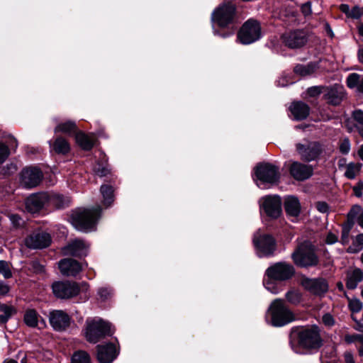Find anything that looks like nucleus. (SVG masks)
Listing matches in <instances>:
<instances>
[{"instance_id":"obj_58","label":"nucleus","mask_w":363,"mask_h":363,"mask_svg":"<svg viewBox=\"0 0 363 363\" xmlns=\"http://www.w3.org/2000/svg\"><path fill=\"white\" fill-rule=\"evenodd\" d=\"M9 291V286L4 283H0V295L4 296Z\"/></svg>"},{"instance_id":"obj_5","label":"nucleus","mask_w":363,"mask_h":363,"mask_svg":"<svg viewBox=\"0 0 363 363\" xmlns=\"http://www.w3.org/2000/svg\"><path fill=\"white\" fill-rule=\"evenodd\" d=\"M254 181L260 189H267L268 184L278 183L280 179L279 168L270 163H261L255 168Z\"/></svg>"},{"instance_id":"obj_13","label":"nucleus","mask_w":363,"mask_h":363,"mask_svg":"<svg viewBox=\"0 0 363 363\" xmlns=\"http://www.w3.org/2000/svg\"><path fill=\"white\" fill-rule=\"evenodd\" d=\"M54 295L61 299L77 296L80 292L79 285L74 281H55L52 284Z\"/></svg>"},{"instance_id":"obj_28","label":"nucleus","mask_w":363,"mask_h":363,"mask_svg":"<svg viewBox=\"0 0 363 363\" xmlns=\"http://www.w3.org/2000/svg\"><path fill=\"white\" fill-rule=\"evenodd\" d=\"M363 279V272L359 269H355L347 274L346 286L349 289H355Z\"/></svg>"},{"instance_id":"obj_15","label":"nucleus","mask_w":363,"mask_h":363,"mask_svg":"<svg viewBox=\"0 0 363 363\" xmlns=\"http://www.w3.org/2000/svg\"><path fill=\"white\" fill-rule=\"evenodd\" d=\"M296 150L301 157L308 162L315 160L321 152L320 145L318 143L307 140L302 143H298Z\"/></svg>"},{"instance_id":"obj_30","label":"nucleus","mask_w":363,"mask_h":363,"mask_svg":"<svg viewBox=\"0 0 363 363\" xmlns=\"http://www.w3.org/2000/svg\"><path fill=\"white\" fill-rule=\"evenodd\" d=\"M55 133H62L67 135H72L77 133V125L74 121H67L58 123L54 129Z\"/></svg>"},{"instance_id":"obj_42","label":"nucleus","mask_w":363,"mask_h":363,"mask_svg":"<svg viewBox=\"0 0 363 363\" xmlns=\"http://www.w3.org/2000/svg\"><path fill=\"white\" fill-rule=\"evenodd\" d=\"M72 363H90V359L86 352L79 351L73 354Z\"/></svg>"},{"instance_id":"obj_55","label":"nucleus","mask_w":363,"mask_h":363,"mask_svg":"<svg viewBox=\"0 0 363 363\" xmlns=\"http://www.w3.org/2000/svg\"><path fill=\"white\" fill-rule=\"evenodd\" d=\"M350 150V143L345 138L342 141V154H347Z\"/></svg>"},{"instance_id":"obj_35","label":"nucleus","mask_w":363,"mask_h":363,"mask_svg":"<svg viewBox=\"0 0 363 363\" xmlns=\"http://www.w3.org/2000/svg\"><path fill=\"white\" fill-rule=\"evenodd\" d=\"M363 249V233L352 238V244L347 247V252L351 254L358 253Z\"/></svg>"},{"instance_id":"obj_37","label":"nucleus","mask_w":363,"mask_h":363,"mask_svg":"<svg viewBox=\"0 0 363 363\" xmlns=\"http://www.w3.org/2000/svg\"><path fill=\"white\" fill-rule=\"evenodd\" d=\"M13 312V307L0 303V324L6 323Z\"/></svg>"},{"instance_id":"obj_12","label":"nucleus","mask_w":363,"mask_h":363,"mask_svg":"<svg viewBox=\"0 0 363 363\" xmlns=\"http://www.w3.org/2000/svg\"><path fill=\"white\" fill-rule=\"evenodd\" d=\"M43 173L37 167H26L19 174V182L25 189H33L38 186L42 182Z\"/></svg>"},{"instance_id":"obj_64","label":"nucleus","mask_w":363,"mask_h":363,"mask_svg":"<svg viewBox=\"0 0 363 363\" xmlns=\"http://www.w3.org/2000/svg\"><path fill=\"white\" fill-rule=\"evenodd\" d=\"M359 33L360 35L363 36V23L360 24L358 27Z\"/></svg>"},{"instance_id":"obj_36","label":"nucleus","mask_w":363,"mask_h":363,"mask_svg":"<svg viewBox=\"0 0 363 363\" xmlns=\"http://www.w3.org/2000/svg\"><path fill=\"white\" fill-rule=\"evenodd\" d=\"M286 301L294 306L298 305L303 299L302 294L296 289H291L286 293Z\"/></svg>"},{"instance_id":"obj_47","label":"nucleus","mask_w":363,"mask_h":363,"mask_svg":"<svg viewBox=\"0 0 363 363\" xmlns=\"http://www.w3.org/2000/svg\"><path fill=\"white\" fill-rule=\"evenodd\" d=\"M9 218L10 221L11 222V224L13 225V226L14 228H19L23 223V220L22 219V218L17 214H14V213L9 214Z\"/></svg>"},{"instance_id":"obj_2","label":"nucleus","mask_w":363,"mask_h":363,"mask_svg":"<svg viewBox=\"0 0 363 363\" xmlns=\"http://www.w3.org/2000/svg\"><path fill=\"white\" fill-rule=\"evenodd\" d=\"M322 342L320 330L315 325L293 330L290 335L291 348L296 353H301L298 347L306 349H318L322 345Z\"/></svg>"},{"instance_id":"obj_53","label":"nucleus","mask_w":363,"mask_h":363,"mask_svg":"<svg viewBox=\"0 0 363 363\" xmlns=\"http://www.w3.org/2000/svg\"><path fill=\"white\" fill-rule=\"evenodd\" d=\"M315 207L320 213H325L328 211V205L325 202L318 201L315 203Z\"/></svg>"},{"instance_id":"obj_20","label":"nucleus","mask_w":363,"mask_h":363,"mask_svg":"<svg viewBox=\"0 0 363 363\" xmlns=\"http://www.w3.org/2000/svg\"><path fill=\"white\" fill-rule=\"evenodd\" d=\"M61 274L66 277H76L82 270V264L72 258L61 259L58 263Z\"/></svg>"},{"instance_id":"obj_59","label":"nucleus","mask_w":363,"mask_h":363,"mask_svg":"<svg viewBox=\"0 0 363 363\" xmlns=\"http://www.w3.org/2000/svg\"><path fill=\"white\" fill-rule=\"evenodd\" d=\"M9 144L10 148L13 150H16V149L18 147V143H17L16 140L13 137L10 138Z\"/></svg>"},{"instance_id":"obj_17","label":"nucleus","mask_w":363,"mask_h":363,"mask_svg":"<svg viewBox=\"0 0 363 363\" xmlns=\"http://www.w3.org/2000/svg\"><path fill=\"white\" fill-rule=\"evenodd\" d=\"M51 242L50 234L35 231L28 235L24 240L26 246L30 249H41L48 247Z\"/></svg>"},{"instance_id":"obj_23","label":"nucleus","mask_w":363,"mask_h":363,"mask_svg":"<svg viewBox=\"0 0 363 363\" xmlns=\"http://www.w3.org/2000/svg\"><path fill=\"white\" fill-rule=\"evenodd\" d=\"M284 207L286 216L290 218L292 221H295L301 213V203L296 196H286L284 201Z\"/></svg>"},{"instance_id":"obj_54","label":"nucleus","mask_w":363,"mask_h":363,"mask_svg":"<svg viewBox=\"0 0 363 363\" xmlns=\"http://www.w3.org/2000/svg\"><path fill=\"white\" fill-rule=\"evenodd\" d=\"M363 190V182H359L356 186L353 187V191L357 197H361L362 196Z\"/></svg>"},{"instance_id":"obj_50","label":"nucleus","mask_w":363,"mask_h":363,"mask_svg":"<svg viewBox=\"0 0 363 363\" xmlns=\"http://www.w3.org/2000/svg\"><path fill=\"white\" fill-rule=\"evenodd\" d=\"M323 87L319 86H311L308 89L307 93L310 96L315 97L321 94Z\"/></svg>"},{"instance_id":"obj_61","label":"nucleus","mask_w":363,"mask_h":363,"mask_svg":"<svg viewBox=\"0 0 363 363\" xmlns=\"http://www.w3.org/2000/svg\"><path fill=\"white\" fill-rule=\"evenodd\" d=\"M357 223L363 229V211L362 212L360 216L359 217Z\"/></svg>"},{"instance_id":"obj_57","label":"nucleus","mask_w":363,"mask_h":363,"mask_svg":"<svg viewBox=\"0 0 363 363\" xmlns=\"http://www.w3.org/2000/svg\"><path fill=\"white\" fill-rule=\"evenodd\" d=\"M344 357L345 363H355L353 354L350 352H346Z\"/></svg>"},{"instance_id":"obj_25","label":"nucleus","mask_w":363,"mask_h":363,"mask_svg":"<svg viewBox=\"0 0 363 363\" xmlns=\"http://www.w3.org/2000/svg\"><path fill=\"white\" fill-rule=\"evenodd\" d=\"M290 111L296 121H301L309 115V106L302 101H295L290 106Z\"/></svg>"},{"instance_id":"obj_7","label":"nucleus","mask_w":363,"mask_h":363,"mask_svg":"<svg viewBox=\"0 0 363 363\" xmlns=\"http://www.w3.org/2000/svg\"><path fill=\"white\" fill-rule=\"evenodd\" d=\"M113 332L111 324L101 318L89 319L86 322V337L90 342L95 343L105 335H111Z\"/></svg>"},{"instance_id":"obj_49","label":"nucleus","mask_w":363,"mask_h":363,"mask_svg":"<svg viewBox=\"0 0 363 363\" xmlns=\"http://www.w3.org/2000/svg\"><path fill=\"white\" fill-rule=\"evenodd\" d=\"M352 117L359 125H363V111L361 109L354 111L352 112Z\"/></svg>"},{"instance_id":"obj_21","label":"nucleus","mask_w":363,"mask_h":363,"mask_svg":"<svg viewBox=\"0 0 363 363\" xmlns=\"http://www.w3.org/2000/svg\"><path fill=\"white\" fill-rule=\"evenodd\" d=\"M291 177L298 181H303L308 179L313 174L311 166L298 162H292L289 167Z\"/></svg>"},{"instance_id":"obj_41","label":"nucleus","mask_w":363,"mask_h":363,"mask_svg":"<svg viewBox=\"0 0 363 363\" xmlns=\"http://www.w3.org/2000/svg\"><path fill=\"white\" fill-rule=\"evenodd\" d=\"M26 324L30 327H35L38 324V315L35 311H28L24 315Z\"/></svg>"},{"instance_id":"obj_48","label":"nucleus","mask_w":363,"mask_h":363,"mask_svg":"<svg viewBox=\"0 0 363 363\" xmlns=\"http://www.w3.org/2000/svg\"><path fill=\"white\" fill-rule=\"evenodd\" d=\"M362 335L354 334V335H346L345 337V340L347 343L351 344L356 341H359L362 342Z\"/></svg>"},{"instance_id":"obj_3","label":"nucleus","mask_w":363,"mask_h":363,"mask_svg":"<svg viewBox=\"0 0 363 363\" xmlns=\"http://www.w3.org/2000/svg\"><path fill=\"white\" fill-rule=\"evenodd\" d=\"M266 320L274 327H281L294 321L295 315L283 299L277 298L270 304Z\"/></svg>"},{"instance_id":"obj_44","label":"nucleus","mask_w":363,"mask_h":363,"mask_svg":"<svg viewBox=\"0 0 363 363\" xmlns=\"http://www.w3.org/2000/svg\"><path fill=\"white\" fill-rule=\"evenodd\" d=\"M98 296L101 301H105L112 296V290L107 287H101L98 290Z\"/></svg>"},{"instance_id":"obj_10","label":"nucleus","mask_w":363,"mask_h":363,"mask_svg":"<svg viewBox=\"0 0 363 363\" xmlns=\"http://www.w3.org/2000/svg\"><path fill=\"white\" fill-rule=\"evenodd\" d=\"M261 35V26L259 22L249 19L241 27L238 38L242 44L248 45L258 40Z\"/></svg>"},{"instance_id":"obj_34","label":"nucleus","mask_w":363,"mask_h":363,"mask_svg":"<svg viewBox=\"0 0 363 363\" xmlns=\"http://www.w3.org/2000/svg\"><path fill=\"white\" fill-rule=\"evenodd\" d=\"M325 98L328 103L333 105H338L340 103V86L337 84L328 89L325 94Z\"/></svg>"},{"instance_id":"obj_60","label":"nucleus","mask_w":363,"mask_h":363,"mask_svg":"<svg viewBox=\"0 0 363 363\" xmlns=\"http://www.w3.org/2000/svg\"><path fill=\"white\" fill-rule=\"evenodd\" d=\"M302 11L305 15H308L311 13V4L306 3L302 6Z\"/></svg>"},{"instance_id":"obj_33","label":"nucleus","mask_w":363,"mask_h":363,"mask_svg":"<svg viewBox=\"0 0 363 363\" xmlns=\"http://www.w3.org/2000/svg\"><path fill=\"white\" fill-rule=\"evenodd\" d=\"M103 197V204L108 207L113 202V190L111 186L104 184L100 189Z\"/></svg>"},{"instance_id":"obj_19","label":"nucleus","mask_w":363,"mask_h":363,"mask_svg":"<svg viewBox=\"0 0 363 363\" xmlns=\"http://www.w3.org/2000/svg\"><path fill=\"white\" fill-rule=\"evenodd\" d=\"M301 284L305 289L315 295L321 296L328 289V284L323 279H310L303 277Z\"/></svg>"},{"instance_id":"obj_56","label":"nucleus","mask_w":363,"mask_h":363,"mask_svg":"<svg viewBox=\"0 0 363 363\" xmlns=\"http://www.w3.org/2000/svg\"><path fill=\"white\" fill-rule=\"evenodd\" d=\"M99 166H100V164H99ZM95 171L100 177H104L109 172V169L107 167H102L101 168L100 167H96Z\"/></svg>"},{"instance_id":"obj_43","label":"nucleus","mask_w":363,"mask_h":363,"mask_svg":"<svg viewBox=\"0 0 363 363\" xmlns=\"http://www.w3.org/2000/svg\"><path fill=\"white\" fill-rule=\"evenodd\" d=\"M348 306L352 313H357L362 308V303L358 298L349 299Z\"/></svg>"},{"instance_id":"obj_39","label":"nucleus","mask_w":363,"mask_h":363,"mask_svg":"<svg viewBox=\"0 0 363 363\" xmlns=\"http://www.w3.org/2000/svg\"><path fill=\"white\" fill-rule=\"evenodd\" d=\"M315 69V65L312 63L307 65H298L295 67L294 72L301 76L306 77L313 74Z\"/></svg>"},{"instance_id":"obj_46","label":"nucleus","mask_w":363,"mask_h":363,"mask_svg":"<svg viewBox=\"0 0 363 363\" xmlns=\"http://www.w3.org/2000/svg\"><path fill=\"white\" fill-rule=\"evenodd\" d=\"M0 273H1L5 279H9L12 276L9 263L6 261H0Z\"/></svg>"},{"instance_id":"obj_4","label":"nucleus","mask_w":363,"mask_h":363,"mask_svg":"<svg viewBox=\"0 0 363 363\" xmlns=\"http://www.w3.org/2000/svg\"><path fill=\"white\" fill-rule=\"evenodd\" d=\"M101 207L79 209L72 215V224L80 231L90 232L96 229V225L101 217Z\"/></svg>"},{"instance_id":"obj_32","label":"nucleus","mask_w":363,"mask_h":363,"mask_svg":"<svg viewBox=\"0 0 363 363\" xmlns=\"http://www.w3.org/2000/svg\"><path fill=\"white\" fill-rule=\"evenodd\" d=\"M52 150L58 154H67L69 150L70 146L67 140L62 137H57L52 146Z\"/></svg>"},{"instance_id":"obj_45","label":"nucleus","mask_w":363,"mask_h":363,"mask_svg":"<svg viewBox=\"0 0 363 363\" xmlns=\"http://www.w3.org/2000/svg\"><path fill=\"white\" fill-rule=\"evenodd\" d=\"M10 149L9 146L0 143V164H3L10 155Z\"/></svg>"},{"instance_id":"obj_14","label":"nucleus","mask_w":363,"mask_h":363,"mask_svg":"<svg viewBox=\"0 0 363 363\" xmlns=\"http://www.w3.org/2000/svg\"><path fill=\"white\" fill-rule=\"evenodd\" d=\"M49 322L52 328L58 332L68 329L72 323L71 316L62 310H53L49 313Z\"/></svg>"},{"instance_id":"obj_29","label":"nucleus","mask_w":363,"mask_h":363,"mask_svg":"<svg viewBox=\"0 0 363 363\" xmlns=\"http://www.w3.org/2000/svg\"><path fill=\"white\" fill-rule=\"evenodd\" d=\"M77 143L84 150H89L92 148L94 143V137L88 135L79 131L75 135Z\"/></svg>"},{"instance_id":"obj_1","label":"nucleus","mask_w":363,"mask_h":363,"mask_svg":"<svg viewBox=\"0 0 363 363\" xmlns=\"http://www.w3.org/2000/svg\"><path fill=\"white\" fill-rule=\"evenodd\" d=\"M294 274V267L291 264L285 262L274 263L266 269L263 284L268 291L277 294L284 289L282 282L291 279Z\"/></svg>"},{"instance_id":"obj_22","label":"nucleus","mask_w":363,"mask_h":363,"mask_svg":"<svg viewBox=\"0 0 363 363\" xmlns=\"http://www.w3.org/2000/svg\"><path fill=\"white\" fill-rule=\"evenodd\" d=\"M117 355L116 347L113 343L97 346V359L100 363H111Z\"/></svg>"},{"instance_id":"obj_6","label":"nucleus","mask_w":363,"mask_h":363,"mask_svg":"<svg viewBox=\"0 0 363 363\" xmlns=\"http://www.w3.org/2000/svg\"><path fill=\"white\" fill-rule=\"evenodd\" d=\"M291 258L295 264L300 267H314L319 262L314 246L309 242L300 244L292 253Z\"/></svg>"},{"instance_id":"obj_62","label":"nucleus","mask_w":363,"mask_h":363,"mask_svg":"<svg viewBox=\"0 0 363 363\" xmlns=\"http://www.w3.org/2000/svg\"><path fill=\"white\" fill-rule=\"evenodd\" d=\"M358 155L360 159L363 161V145H362L358 150Z\"/></svg>"},{"instance_id":"obj_16","label":"nucleus","mask_w":363,"mask_h":363,"mask_svg":"<svg viewBox=\"0 0 363 363\" xmlns=\"http://www.w3.org/2000/svg\"><path fill=\"white\" fill-rule=\"evenodd\" d=\"M48 192H38L30 194L25 200V207L30 213H38L48 205Z\"/></svg>"},{"instance_id":"obj_40","label":"nucleus","mask_w":363,"mask_h":363,"mask_svg":"<svg viewBox=\"0 0 363 363\" xmlns=\"http://www.w3.org/2000/svg\"><path fill=\"white\" fill-rule=\"evenodd\" d=\"M362 164L359 163H350L346 166L345 176L348 179H354L359 172Z\"/></svg>"},{"instance_id":"obj_26","label":"nucleus","mask_w":363,"mask_h":363,"mask_svg":"<svg viewBox=\"0 0 363 363\" xmlns=\"http://www.w3.org/2000/svg\"><path fill=\"white\" fill-rule=\"evenodd\" d=\"M363 208L359 205H354L347 214V221L343 225V230L347 234L353 227L355 221L357 222Z\"/></svg>"},{"instance_id":"obj_38","label":"nucleus","mask_w":363,"mask_h":363,"mask_svg":"<svg viewBox=\"0 0 363 363\" xmlns=\"http://www.w3.org/2000/svg\"><path fill=\"white\" fill-rule=\"evenodd\" d=\"M342 12L345 13L348 17L357 19L363 15L362 9L357 6L350 9L348 5L342 4Z\"/></svg>"},{"instance_id":"obj_31","label":"nucleus","mask_w":363,"mask_h":363,"mask_svg":"<svg viewBox=\"0 0 363 363\" xmlns=\"http://www.w3.org/2000/svg\"><path fill=\"white\" fill-rule=\"evenodd\" d=\"M346 84L349 88H356L358 92L363 94V77L360 74H350L347 78Z\"/></svg>"},{"instance_id":"obj_24","label":"nucleus","mask_w":363,"mask_h":363,"mask_svg":"<svg viewBox=\"0 0 363 363\" xmlns=\"http://www.w3.org/2000/svg\"><path fill=\"white\" fill-rule=\"evenodd\" d=\"M89 245L83 240H75L63 248V253L65 255L82 257L87 255Z\"/></svg>"},{"instance_id":"obj_11","label":"nucleus","mask_w":363,"mask_h":363,"mask_svg":"<svg viewBox=\"0 0 363 363\" xmlns=\"http://www.w3.org/2000/svg\"><path fill=\"white\" fill-rule=\"evenodd\" d=\"M261 213H264L271 219L278 218L282 212L281 199L279 196L269 195L259 200Z\"/></svg>"},{"instance_id":"obj_63","label":"nucleus","mask_w":363,"mask_h":363,"mask_svg":"<svg viewBox=\"0 0 363 363\" xmlns=\"http://www.w3.org/2000/svg\"><path fill=\"white\" fill-rule=\"evenodd\" d=\"M358 57H359V61L363 63V49H360L359 50V52H358Z\"/></svg>"},{"instance_id":"obj_8","label":"nucleus","mask_w":363,"mask_h":363,"mask_svg":"<svg viewBox=\"0 0 363 363\" xmlns=\"http://www.w3.org/2000/svg\"><path fill=\"white\" fill-rule=\"evenodd\" d=\"M235 4L229 0L224 1L213 13V21L224 28L230 25L235 13Z\"/></svg>"},{"instance_id":"obj_18","label":"nucleus","mask_w":363,"mask_h":363,"mask_svg":"<svg viewBox=\"0 0 363 363\" xmlns=\"http://www.w3.org/2000/svg\"><path fill=\"white\" fill-rule=\"evenodd\" d=\"M284 44L291 49H296L303 47L307 42L306 33L302 30H294L283 34Z\"/></svg>"},{"instance_id":"obj_9","label":"nucleus","mask_w":363,"mask_h":363,"mask_svg":"<svg viewBox=\"0 0 363 363\" xmlns=\"http://www.w3.org/2000/svg\"><path fill=\"white\" fill-rule=\"evenodd\" d=\"M253 244L259 257H268L273 255L276 250V242L274 238L268 234L257 230L253 238Z\"/></svg>"},{"instance_id":"obj_27","label":"nucleus","mask_w":363,"mask_h":363,"mask_svg":"<svg viewBox=\"0 0 363 363\" xmlns=\"http://www.w3.org/2000/svg\"><path fill=\"white\" fill-rule=\"evenodd\" d=\"M69 203V197L55 192H48V205L54 206L57 208H64Z\"/></svg>"},{"instance_id":"obj_51","label":"nucleus","mask_w":363,"mask_h":363,"mask_svg":"<svg viewBox=\"0 0 363 363\" xmlns=\"http://www.w3.org/2000/svg\"><path fill=\"white\" fill-rule=\"evenodd\" d=\"M337 240H338V238H337V235H335V233H333L332 232H328L325 237V242L328 245H332V244H334L336 242H337Z\"/></svg>"},{"instance_id":"obj_52","label":"nucleus","mask_w":363,"mask_h":363,"mask_svg":"<svg viewBox=\"0 0 363 363\" xmlns=\"http://www.w3.org/2000/svg\"><path fill=\"white\" fill-rule=\"evenodd\" d=\"M323 323L327 327H331L334 325L335 320L330 313H326L323 316Z\"/></svg>"}]
</instances>
